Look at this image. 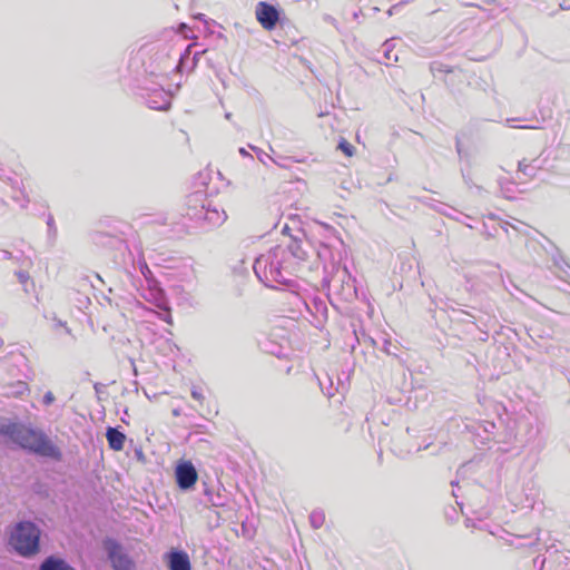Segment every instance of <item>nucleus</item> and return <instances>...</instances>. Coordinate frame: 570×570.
<instances>
[{
  "label": "nucleus",
  "instance_id": "f3484780",
  "mask_svg": "<svg viewBox=\"0 0 570 570\" xmlns=\"http://www.w3.org/2000/svg\"><path fill=\"white\" fill-rule=\"evenodd\" d=\"M191 396H193V399H195L198 402H203L204 401L203 393L198 389H196V387H194L191 390Z\"/></svg>",
  "mask_w": 570,
  "mask_h": 570
},
{
  "label": "nucleus",
  "instance_id": "412c9836",
  "mask_svg": "<svg viewBox=\"0 0 570 570\" xmlns=\"http://www.w3.org/2000/svg\"><path fill=\"white\" fill-rule=\"evenodd\" d=\"M204 52H205V51H196V52L194 53V57H193V60H194L193 67H195V65L197 63V61H198V59H199V56H200L202 53H204Z\"/></svg>",
  "mask_w": 570,
  "mask_h": 570
},
{
  "label": "nucleus",
  "instance_id": "4be33fe9",
  "mask_svg": "<svg viewBox=\"0 0 570 570\" xmlns=\"http://www.w3.org/2000/svg\"><path fill=\"white\" fill-rule=\"evenodd\" d=\"M239 154L243 156V157H249V158H253L252 155L245 149V148H239Z\"/></svg>",
  "mask_w": 570,
  "mask_h": 570
},
{
  "label": "nucleus",
  "instance_id": "39448f33",
  "mask_svg": "<svg viewBox=\"0 0 570 570\" xmlns=\"http://www.w3.org/2000/svg\"><path fill=\"white\" fill-rule=\"evenodd\" d=\"M175 476L181 490H189L196 483L198 474L193 463L185 461L176 466Z\"/></svg>",
  "mask_w": 570,
  "mask_h": 570
},
{
  "label": "nucleus",
  "instance_id": "5701e85b",
  "mask_svg": "<svg viewBox=\"0 0 570 570\" xmlns=\"http://www.w3.org/2000/svg\"><path fill=\"white\" fill-rule=\"evenodd\" d=\"M129 361H130V364H131V366H132L134 375H137V374H138V371H137V367H136V365H135L134 360H132V358H130Z\"/></svg>",
  "mask_w": 570,
  "mask_h": 570
},
{
  "label": "nucleus",
  "instance_id": "b1692460",
  "mask_svg": "<svg viewBox=\"0 0 570 570\" xmlns=\"http://www.w3.org/2000/svg\"><path fill=\"white\" fill-rule=\"evenodd\" d=\"M525 167L522 163H519V169L522 171H525Z\"/></svg>",
  "mask_w": 570,
  "mask_h": 570
},
{
  "label": "nucleus",
  "instance_id": "2eb2a0df",
  "mask_svg": "<svg viewBox=\"0 0 570 570\" xmlns=\"http://www.w3.org/2000/svg\"><path fill=\"white\" fill-rule=\"evenodd\" d=\"M338 149L342 150L348 157L353 156L354 147L345 139H341V141L338 142Z\"/></svg>",
  "mask_w": 570,
  "mask_h": 570
},
{
  "label": "nucleus",
  "instance_id": "aec40b11",
  "mask_svg": "<svg viewBox=\"0 0 570 570\" xmlns=\"http://www.w3.org/2000/svg\"><path fill=\"white\" fill-rule=\"evenodd\" d=\"M18 387H19V390L17 391L18 394H22L23 391L28 390L27 384L23 382H19Z\"/></svg>",
  "mask_w": 570,
  "mask_h": 570
},
{
  "label": "nucleus",
  "instance_id": "bb28decb",
  "mask_svg": "<svg viewBox=\"0 0 570 570\" xmlns=\"http://www.w3.org/2000/svg\"><path fill=\"white\" fill-rule=\"evenodd\" d=\"M230 117H232V115H230L229 112H227V114L225 115V118H226V119H230Z\"/></svg>",
  "mask_w": 570,
  "mask_h": 570
},
{
  "label": "nucleus",
  "instance_id": "1a4fd4ad",
  "mask_svg": "<svg viewBox=\"0 0 570 570\" xmlns=\"http://www.w3.org/2000/svg\"><path fill=\"white\" fill-rule=\"evenodd\" d=\"M39 570H76L72 566H70L66 560L50 556L46 558L40 564Z\"/></svg>",
  "mask_w": 570,
  "mask_h": 570
},
{
  "label": "nucleus",
  "instance_id": "423d86ee",
  "mask_svg": "<svg viewBox=\"0 0 570 570\" xmlns=\"http://www.w3.org/2000/svg\"><path fill=\"white\" fill-rule=\"evenodd\" d=\"M255 16L258 22L266 30H272L275 28L278 21V11L276 8L265 1H259L255 9Z\"/></svg>",
  "mask_w": 570,
  "mask_h": 570
},
{
  "label": "nucleus",
  "instance_id": "9d476101",
  "mask_svg": "<svg viewBox=\"0 0 570 570\" xmlns=\"http://www.w3.org/2000/svg\"><path fill=\"white\" fill-rule=\"evenodd\" d=\"M106 438L110 449L115 451H120L124 449L126 436L116 428H108L106 432Z\"/></svg>",
  "mask_w": 570,
  "mask_h": 570
},
{
  "label": "nucleus",
  "instance_id": "393cba45",
  "mask_svg": "<svg viewBox=\"0 0 570 570\" xmlns=\"http://www.w3.org/2000/svg\"><path fill=\"white\" fill-rule=\"evenodd\" d=\"M95 390H96L97 393H99L100 392V384H95Z\"/></svg>",
  "mask_w": 570,
  "mask_h": 570
},
{
  "label": "nucleus",
  "instance_id": "6ab92c4d",
  "mask_svg": "<svg viewBox=\"0 0 570 570\" xmlns=\"http://www.w3.org/2000/svg\"><path fill=\"white\" fill-rule=\"evenodd\" d=\"M161 320L168 324H173V318H171L169 309H166L165 314L161 316Z\"/></svg>",
  "mask_w": 570,
  "mask_h": 570
},
{
  "label": "nucleus",
  "instance_id": "f8f14e48",
  "mask_svg": "<svg viewBox=\"0 0 570 570\" xmlns=\"http://www.w3.org/2000/svg\"><path fill=\"white\" fill-rule=\"evenodd\" d=\"M249 148L256 154L258 160L262 164L267 165L268 161L275 163V160L263 149H261L256 146H253V145H249Z\"/></svg>",
  "mask_w": 570,
  "mask_h": 570
},
{
  "label": "nucleus",
  "instance_id": "0eeeda50",
  "mask_svg": "<svg viewBox=\"0 0 570 570\" xmlns=\"http://www.w3.org/2000/svg\"><path fill=\"white\" fill-rule=\"evenodd\" d=\"M195 216L198 219L206 220L213 227L220 226L227 218L224 209H220L217 206L212 207L210 204L203 205L202 208L195 213Z\"/></svg>",
  "mask_w": 570,
  "mask_h": 570
},
{
  "label": "nucleus",
  "instance_id": "4468645a",
  "mask_svg": "<svg viewBox=\"0 0 570 570\" xmlns=\"http://www.w3.org/2000/svg\"><path fill=\"white\" fill-rule=\"evenodd\" d=\"M16 275H17V277H18L19 283H20L21 285H23V289H24V292H26V293H28V292H29V289H28L27 285H28V283L30 282V275H29V273H28V272H26V271H19V272H17V273H16Z\"/></svg>",
  "mask_w": 570,
  "mask_h": 570
},
{
  "label": "nucleus",
  "instance_id": "9b49d317",
  "mask_svg": "<svg viewBox=\"0 0 570 570\" xmlns=\"http://www.w3.org/2000/svg\"><path fill=\"white\" fill-rule=\"evenodd\" d=\"M309 522L314 529H320L325 522V514L323 511H313L309 515Z\"/></svg>",
  "mask_w": 570,
  "mask_h": 570
},
{
  "label": "nucleus",
  "instance_id": "ddd939ff",
  "mask_svg": "<svg viewBox=\"0 0 570 570\" xmlns=\"http://www.w3.org/2000/svg\"><path fill=\"white\" fill-rule=\"evenodd\" d=\"M148 106L149 108L151 109H156V110H166L169 108L170 106V101L169 99H164V102L163 104H158V102H155V99L153 97H150L148 99Z\"/></svg>",
  "mask_w": 570,
  "mask_h": 570
},
{
  "label": "nucleus",
  "instance_id": "a211bd4d",
  "mask_svg": "<svg viewBox=\"0 0 570 570\" xmlns=\"http://www.w3.org/2000/svg\"><path fill=\"white\" fill-rule=\"evenodd\" d=\"M53 401H55V395L52 394V392H50V391H49V392H47V393L45 394V396H43V403H45L46 405H50V404H52V403H53Z\"/></svg>",
  "mask_w": 570,
  "mask_h": 570
},
{
  "label": "nucleus",
  "instance_id": "f257e3e1",
  "mask_svg": "<svg viewBox=\"0 0 570 570\" xmlns=\"http://www.w3.org/2000/svg\"><path fill=\"white\" fill-rule=\"evenodd\" d=\"M304 261L306 252L301 244L293 240L286 248L276 246L268 253L261 255L254 263V272L268 287L285 285L293 274V259Z\"/></svg>",
  "mask_w": 570,
  "mask_h": 570
},
{
  "label": "nucleus",
  "instance_id": "20e7f679",
  "mask_svg": "<svg viewBox=\"0 0 570 570\" xmlns=\"http://www.w3.org/2000/svg\"><path fill=\"white\" fill-rule=\"evenodd\" d=\"M104 548L108 554L114 570H134L135 562L125 552L124 548L114 539H107Z\"/></svg>",
  "mask_w": 570,
  "mask_h": 570
},
{
  "label": "nucleus",
  "instance_id": "a878e982",
  "mask_svg": "<svg viewBox=\"0 0 570 570\" xmlns=\"http://www.w3.org/2000/svg\"><path fill=\"white\" fill-rule=\"evenodd\" d=\"M200 197H202V195H200V194H196V195L194 196V199H195V200H199V198H200Z\"/></svg>",
  "mask_w": 570,
  "mask_h": 570
},
{
  "label": "nucleus",
  "instance_id": "f03ea898",
  "mask_svg": "<svg viewBox=\"0 0 570 570\" xmlns=\"http://www.w3.org/2000/svg\"><path fill=\"white\" fill-rule=\"evenodd\" d=\"M0 434L8 436L22 449L36 454L55 460L61 459L59 448L41 430L32 429L21 423L0 422Z\"/></svg>",
  "mask_w": 570,
  "mask_h": 570
},
{
  "label": "nucleus",
  "instance_id": "7ed1b4c3",
  "mask_svg": "<svg viewBox=\"0 0 570 570\" xmlns=\"http://www.w3.org/2000/svg\"><path fill=\"white\" fill-rule=\"evenodd\" d=\"M40 529L31 521H19L8 529V543L21 557L30 558L40 550Z\"/></svg>",
  "mask_w": 570,
  "mask_h": 570
},
{
  "label": "nucleus",
  "instance_id": "dca6fc26",
  "mask_svg": "<svg viewBox=\"0 0 570 570\" xmlns=\"http://www.w3.org/2000/svg\"><path fill=\"white\" fill-rule=\"evenodd\" d=\"M191 47H193V45H189V46L186 48L185 52L180 56L179 63H178V66H177V69H178V70H180V69H181V67H183V65H184L185 59H187V58L189 57Z\"/></svg>",
  "mask_w": 570,
  "mask_h": 570
},
{
  "label": "nucleus",
  "instance_id": "6e6552de",
  "mask_svg": "<svg viewBox=\"0 0 570 570\" xmlns=\"http://www.w3.org/2000/svg\"><path fill=\"white\" fill-rule=\"evenodd\" d=\"M165 559L169 570H191L189 556L183 550H171Z\"/></svg>",
  "mask_w": 570,
  "mask_h": 570
}]
</instances>
